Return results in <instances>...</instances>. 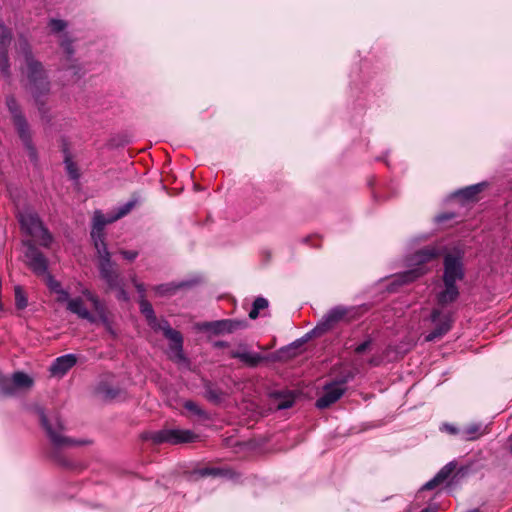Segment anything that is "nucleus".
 Listing matches in <instances>:
<instances>
[{
	"label": "nucleus",
	"mask_w": 512,
	"mask_h": 512,
	"mask_svg": "<svg viewBox=\"0 0 512 512\" xmlns=\"http://www.w3.org/2000/svg\"><path fill=\"white\" fill-rule=\"evenodd\" d=\"M17 51L24 57L26 64V73L29 80V90L35 100L38 110L42 117H46L44 98L49 94L50 82L43 69L41 62L37 61L30 49L27 40L20 37L17 42Z\"/></svg>",
	"instance_id": "obj_1"
},
{
	"label": "nucleus",
	"mask_w": 512,
	"mask_h": 512,
	"mask_svg": "<svg viewBox=\"0 0 512 512\" xmlns=\"http://www.w3.org/2000/svg\"><path fill=\"white\" fill-rule=\"evenodd\" d=\"M140 311L146 317L148 325L154 331H162L164 337L171 342V360L179 365L188 366L189 360L183 352V337L181 333L171 328L167 320L163 319L159 321L154 313L152 305L146 299L140 300Z\"/></svg>",
	"instance_id": "obj_2"
},
{
	"label": "nucleus",
	"mask_w": 512,
	"mask_h": 512,
	"mask_svg": "<svg viewBox=\"0 0 512 512\" xmlns=\"http://www.w3.org/2000/svg\"><path fill=\"white\" fill-rule=\"evenodd\" d=\"M38 415L50 441L56 448H67L73 446L87 445L90 441L75 440L62 434L64 425L58 415L53 413L47 416L42 408L38 409Z\"/></svg>",
	"instance_id": "obj_3"
},
{
	"label": "nucleus",
	"mask_w": 512,
	"mask_h": 512,
	"mask_svg": "<svg viewBox=\"0 0 512 512\" xmlns=\"http://www.w3.org/2000/svg\"><path fill=\"white\" fill-rule=\"evenodd\" d=\"M440 254L441 250L436 246H427L415 252L409 258V264L416 267L397 275L395 281H397L399 284H406L421 277L427 272V269L424 265L437 258Z\"/></svg>",
	"instance_id": "obj_4"
},
{
	"label": "nucleus",
	"mask_w": 512,
	"mask_h": 512,
	"mask_svg": "<svg viewBox=\"0 0 512 512\" xmlns=\"http://www.w3.org/2000/svg\"><path fill=\"white\" fill-rule=\"evenodd\" d=\"M18 220L21 229L29 236H31L39 245L48 248L53 242V236L48 229L43 225L38 214L31 210H24L18 212Z\"/></svg>",
	"instance_id": "obj_5"
},
{
	"label": "nucleus",
	"mask_w": 512,
	"mask_h": 512,
	"mask_svg": "<svg viewBox=\"0 0 512 512\" xmlns=\"http://www.w3.org/2000/svg\"><path fill=\"white\" fill-rule=\"evenodd\" d=\"M6 105L12 115L13 124L28 152L30 160L36 163L38 160L37 150L32 142V136L27 120L22 114L21 109L14 97H8L6 100Z\"/></svg>",
	"instance_id": "obj_6"
},
{
	"label": "nucleus",
	"mask_w": 512,
	"mask_h": 512,
	"mask_svg": "<svg viewBox=\"0 0 512 512\" xmlns=\"http://www.w3.org/2000/svg\"><path fill=\"white\" fill-rule=\"evenodd\" d=\"M351 308L338 305L328 310L312 330L314 336H321L334 329L339 323L349 321Z\"/></svg>",
	"instance_id": "obj_7"
},
{
	"label": "nucleus",
	"mask_w": 512,
	"mask_h": 512,
	"mask_svg": "<svg viewBox=\"0 0 512 512\" xmlns=\"http://www.w3.org/2000/svg\"><path fill=\"white\" fill-rule=\"evenodd\" d=\"M353 378V374L348 372L347 375L327 383L323 388V394L316 400V407L325 409L337 402L345 393V384Z\"/></svg>",
	"instance_id": "obj_8"
},
{
	"label": "nucleus",
	"mask_w": 512,
	"mask_h": 512,
	"mask_svg": "<svg viewBox=\"0 0 512 512\" xmlns=\"http://www.w3.org/2000/svg\"><path fill=\"white\" fill-rule=\"evenodd\" d=\"M148 438L155 444L169 443L176 445L195 442L199 436L191 430L163 429L152 432Z\"/></svg>",
	"instance_id": "obj_9"
},
{
	"label": "nucleus",
	"mask_w": 512,
	"mask_h": 512,
	"mask_svg": "<svg viewBox=\"0 0 512 512\" xmlns=\"http://www.w3.org/2000/svg\"><path fill=\"white\" fill-rule=\"evenodd\" d=\"M99 258V273L101 278L106 282L108 289L116 288L123 281L120 273L114 268L111 261V254L107 248L97 250Z\"/></svg>",
	"instance_id": "obj_10"
},
{
	"label": "nucleus",
	"mask_w": 512,
	"mask_h": 512,
	"mask_svg": "<svg viewBox=\"0 0 512 512\" xmlns=\"http://www.w3.org/2000/svg\"><path fill=\"white\" fill-rule=\"evenodd\" d=\"M26 247L25 258L28 267L39 276L45 275L48 271V261L43 253L36 247L32 240L23 241Z\"/></svg>",
	"instance_id": "obj_11"
},
{
	"label": "nucleus",
	"mask_w": 512,
	"mask_h": 512,
	"mask_svg": "<svg viewBox=\"0 0 512 512\" xmlns=\"http://www.w3.org/2000/svg\"><path fill=\"white\" fill-rule=\"evenodd\" d=\"M464 278V268L461 255L448 253L444 257V283L456 284Z\"/></svg>",
	"instance_id": "obj_12"
},
{
	"label": "nucleus",
	"mask_w": 512,
	"mask_h": 512,
	"mask_svg": "<svg viewBox=\"0 0 512 512\" xmlns=\"http://www.w3.org/2000/svg\"><path fill=\"white\" fill-rule=\"evenodd\" d=\"M431 321L436 324L435 328L425 336L426 342H432L442 338L452 327V318L450 314H441L439 309H433L431 312Z\"/></svg>",
	"instance_id": "obj_13"
},
{
	"label": "nucleus",
	"mask_w": 512,
	"mask_h": 512,
	"mask_svg": "<svg viewBox=\"0 0 512 512\" xmlns=\"http://www.w3.org/2000/svg\"><path fill=\"white\" fill-rule=\"evenodd\" d=\"M112 217L106 218L101 212L97 211L93 217V228L91 231V238L94 242L96 250L107 248L104 241V227L106 224L112 223Z\"/></svg>",
	"instance_id": "obj_14"
},
{
	"label": "nucleus",
	"mask_w": 512,
	"mask_h": 512,
	"mask_svg": "<svg viewBox=\"0 0 512 512\" xmlns=\"http://www.w3.org/2000/svg\"><path fill=\"white\" fill-rule=\"evenodd\" d=\"M246 327V322L242 320L224 319L212 322H206L202 328L215 334L232 333L236 330Z\"/></svg>",
	"instance_id": "obj_15"
},
{
	"label": "nucleus",
	"mask_w": 512,
	"mask_h": 512,
	"mask_svg": "<svg viewBox=\"0 0 512 512\" xmlns=\"http://www.w3.org/2000/svg\"><path fill=\"white\" fill-rule=\"evenodd\" d=\"M81 294L92 304V307L96 313L97 320L99 319L104 327H110V320L107 315L106 305L101 299L88 288H82Z\"/></svg>",
	"instance_id": "obj_16"
},
{
	"label": "nucleus",
	"mask_w": 512,
	"mask_h": 512,
	"mask_svg": "<svg viewBox=\"0 0 512 512\" xmlns=\"http://www.w3.org/2000/svg\"><path fill=\"white\" fill-rule=\"evenodd\" d=\"M81 294L92 304V307L96 313L97 320L99 319L104 327H110V320L107 315L106 305L101 299L88 288H82Z\"/></svg>",
	"instance_id": "obj_17"
},
{
	"label": "nucleus",
	"mask_w": 512,
	"mask_h": 512,
	"mask_svg": "<svg viewBox=\"0 0 512 512\" xmlns=\"http://www.w3.org/2000/svg\"><path fill=\"white\" fill-rule=\"evenodd\" d=\"M67 310L77 315L81 319H85L90 323H96L97 318L85 306L84 300L81 297H75L69 300Z\"/></svg>",
	"instance_id": "obj_18"
},
{
	"label": "nucleus",
	"mask_w": 512,
	"mask_h": 512,
	"mask_svg": "<svg viewBox=\"0 0 512 512\" xmlns=\"http://www.w3.org/2000/svg\"><path fill=\"white\" fill-rule=\"evenodd\" d=\"M77 362L74 354H66L56 358L50 367L53 375L62 376L70 370Z\"/></svg>",
	"instance_id": "obj_19"
},
{
	"label": "nucleus",
	"mask_w": 512,
	"mask_h": 512,
	"mask_svg": "<svg viewBox=\"0 0 512 512\" xmlns=\"http://www.w3.org/2000/svg\"><path fill=\"white\" fill-rule=\"evenodd\" d=\"M456 469V462L451 461L447 463L444 467H442L439 472L427 483L424 484L423 489L424 490H432L436 488L438 485L443 483L445 480H447L450 475L454 472Z\"/></svg>",
	"instance_id": "obj_20"
},
{
	"label": "nucleus",
	"mask_w": 512,
	"mask_h": 512,
	"mask_svg": "<svg viewBox=\"0 0 512 512\" xmlns=\"http://www.w3.org/2000/svg\"><path fill=\"white\" fill-rule=\"evenodd\" d=\"M445 289L437 295V301L440 305H447L454 302L459 295V290L456 284L444 283Z\"/></svg>",
	"instance_id": "obj_21"
},
{
	"label": "nucleus",
	"mask_w": 512,
	"mask_h": 512,
	"mask_svg": "<svg viewBox=\"0 0 512 512\" xmlns=\"http://www.w3.org/2000/svg\"><path fill=\"white\" fill-rule=\"evenodd\" d=\"M11 43H5L3 40L0 41V73L6 79L11 76L10 62L8 57V50Z\"/></svg>",
	"instance_id": "obj_22"
},
{
	"label": "nucleus",
	"mask_w": 512,
	"mask_h": 512,
	"mask_svg": "<svg viewBox=\"0 0 512 512\" xmlns=\"http://www.w3.org/2000/svg\"><path fill=\"white\" fill-rule=\"evenodd\" d=\"M233 358L239 359L241 362L245 363L250 367H256L259 363L265 360V357L256 352H234L232 354Z\"/></svg>",
	"instance_id": "obj_23"
},
{
	"label": "nucleus",
	"mask_w": 512,
	"mask_h": 512,
	"mask_svg": "<svg viewBox=\"0 0 512 512\" xmlns=\"http://www.w3.org/2000/svg\"><path fill=\"white\" fill-rule=\"evenodd\" d=\"M484 434L482 425L478 423H472L463 427L460 431V438L463 441H473L478 439Z\"/></svg>",
	"instance_id": "obj_24"
},
{
	"label": "nucleus",
	"mask_w": 512,
	"mask_h": 512,
	"mask_svg": "<svg viewBox=\"0 0 512 512\" xmlns=\"http://www.w3.org/2000/svg\"><path fill=\"white\" fill-rule=\"evenodd\" d=\"M11 384L15 388L28 389L33 385V379L24 372H15L11 377Z\"/></svg>",
	"instance_id": "obj_25"
},
{
	"label": "nucleus",
	"mask_w": 512,
	"mask_h": 512,
	"mask_svg": "<svg viewBox=\"0 0 512 512\" xmlns=\"http://www.w3.org/2000/svg\"><path fill=\"white\" fill-rule=\"evenodd\" d=\"M140 202V198L137 195H133L132 198L126 202L125 204L119 206L116 210V213L114 216H112V220H118L124 216H126L130 211L138 205Z\"/></svg>",
	"instance_id": "obj_26"
},
{
	"label": "nucleus",
	"mask_w": 512,
	"mask_h": 512,
	"mask_svg": "<svg viewBox=\"0 0 512 512\" xmlns=\"http://www.w3.org/2000/svg\"><path fill=\"white\" fill-rule=\"evenodd\" d=\"M96 391L97 394L105 400H112L116 398L120 393L119 389L110 387L106 384H99Z\"/></svg>",
	"instance_id": "obj_27"
},
{
	"label": "nucleus",
	"mask_w": 512,
	"mask_h": 512,
	"mask_svg": "<svg viewBox=\"0 0 512 512\" xmlns=\"http://www.w3.org/2000/svg\"><path fill=\"white\" fill-rule=\"evenodd\" d=\"M268 300L263 297H257L252 305V309L249 312V317L251 319H256L259 316L261 310H264L268 307Z\"/></svg>",
	"instance_id": "obj_28"
},
{
	"label": "nucleus",
	"mask_w": 512,
	"mask_h": 512,
	"mask_svg": "<svg viewBox=\"0 0 512 512\" xmlns=\"http://www.w3.org/2000/svg\"><path fill=\"white\" fill-rule=\"evenodd\" d=\"M482 188L483 184L471 185L469 187L459 190L457 194L464 199L471 200L482 191Z\"/></svg>",
	"instance_id": "obj_29"
},
{
	"label": "nucleus",
	"mask_w": 512,
	"mask_h": 512,
	"mask_svg": "<svg viewBox=\"0 0 512 512\" xmlns=\"http://www.w3.org/2000/svg\"><path fill=\"white\" fill-rule=\"evenodd\" d=\"M185 284L180 283L175 285L173 283L160 284L154 287V290L159 295H172L176 292L177 289L183 287Z\"/></svg>",
	"instance_id": "obj_30"
},
{
	"label": "nucleus",
	"mask_w": 512,
	"mask_h": 512,
	"mask_svg": "<svg viewBox=\"0 0 512 512\" xmlns=\"http://www.w3.org/2000/svg\"><path fill=\"white\" fill-rule=\"evenodd\" d=\"M15 292V305L18 309L22 310L27 307L28 301L27 297L21 286H16L14 289Z\"/></svg>",
	"instance_id": "obj_31"
},
{
	"label": "nucleus",
	"mask_w": 512,
	"mask_h": 512,
	"mask_svg": "<svg viewBox=\"0 0 512 512\" xmlns=\"http://www.w3.org/2000/svg\"><path fill=\"white\" fill-rule=\"evenodd\" d=\"M4 41L5 43H11L12 33L10 29H8L3 22L0 20V41Z\"/></svg>",
	"instance_id": "obj_32"
},
{
	"label": "nucleus",
	"mask_w": 512,
	"mask_h": 512,
	"mask_svg": "<svg viewBox=\"0 0 512 512\" xmlns=\"http://www.w3.org/2000/svg\"><path fill=\"white\" fill-rule=\"evenodd\" d=\"M66 26V22L59 19H52L49 22L50 29L56 33L63 31L66 28Z\"/></svg>",
	"instance_id": "obj_33"
},
{
	"label": "nucleus",
	"mask_w": 512,
	"mask_h": 512,
	"mask_svg": "<svg viewBox=\"0 0 512 512\" xmlns=\"http://www.w3.org/2000/svg\"><path fill=\"white\" fill-rule=\"evenodd\" d=\"M113 290H116V292H117L116 296H117L118 300L127 301L129 299L128 294L124 288L123 281L120 282L119 285L116 288H114Z\"/></svg>",
	"instance_id": "obj_34"
},
{
	"label": "nucleus",
	"mask_w": 512,
	"mask_h": 512,
	"mask_svg": "<svg viewBox=\"0 0 512 512\" xmlns=\"http://www.w3.org/2000/svg\"><path fill=\"white\" fill-rule=\"evenodd\" d=\"M184 407L196 415L201 416L204 414L203 410L193 401L185 402Z\"/></svg>",
	"instance_id": "obj_35"
},
{
	"label": "nucleus",
	"mask_w": 512,
	"mask_h": 512,
	"mask_svg": "<svg viewBox=\"0 0 512 512\" xmlns=\"http://www.w3.org/2000/svg\"><path fill=\"white\" fill-rule=\"evenodd\" d=\"M55 292L58 294V302H66L67 305L69 304V300H71L72 298L70 297L68 291L62 289V288H59V289H55Z\"/></svg>",
	"instance_id": "obj_36"
},
{
	"label": "nucleus",
	"mask_w": 512,
	"mask_h": 512,
	"mask_svg": "<svg viewBox=\"0 0 512 512\" xmlns=\"http://www.w3.org/2000/svg\"><path fill=\"white\" fill-rule=\"evenodd\" d=\"M198 474L202 477L209 476V475H218L219 470L216 468H203L198 471Z\"/></svg>",
	"instance_id": "obj_37"
},
{
	"label": "nucleus",
	"mask_w": 512,
	"mask_h": 512,
	"mask_svg": "<svg viewBox=\"0 0 512 512\" xmlns=\"http://www.w3.org/2000/svg\"><path fill=\"white\" fill-rule=\"evenodd\" d=\"M120 254L127 260L133 261L138 256L137 251L120 250Z\"/></svg>",
	"instance_id": "obj_38"
},
{
	"label": "nucleus",
	"mask_w": 512,
	"mask_h": 512,
	"mask_svg": "<svg viewBox=\"0 0 512 512\" xmlns=\"http://www.w3.org/2000/svg\"><path fill=\"white\" fill-rule=\"evenodd\" d=\"M66 168L72 178H77V169L73 162L66 160Z\"/></svg>",
	"instance_id": "obj_39"
},
{
	"label": "nucleus",
	"mask_w": 512,
	"mask_h": 512,
	"mask_svg": "<svg viewBox=\"0 0 512 512\" xmlns=\"http://www.w3.org/2000/svg\"><path fill=\"white\" fill-rule=\"evenodd\" d=\"M369 346H370V341L369 340L364 341L363 343L359 344L355 348V352L358 354H362L363 352H365L368 349Z\"/></svg>",
	"instance_id": "obj_40"
},
{
	"label": "nucleus",
	"mask_w": 512,
	"mask_h": 512,
	"mask_svg": "<svg viewBox=\"0 0 512 512\" xmlns=\"http://www.w3.org/2000/svg\"><path fill=\"white\" fill-rule=\"evenodd\" d=\"M444 429L450 433V434H459L460 435V431L461 429H458L456 428L455 426L453 425H450V424H444Z\"/></svg>",
	"instance_id": "obj_41"
},
{
	"label": "nucleus",
	"mask_w": 512,
	"mask_h": 512,
	"mask_svg": "<svg viewBox=\"0 0 512 512\" xmlns=\"http://www.w3.org/2000/svg\"><path fill=\"white\" fill-rule=\"evenodd\" d=\"M292 404H293L292 400H284L278 404V409H280V410L288 409L292 406Z\"/></svg>",
	"instance_id": "obj_42"
},
{
	"label": "nucleus",
	"mask_w": 512,
	"mask_h": 512,
	"mask_svg": "<svg viewBox=\"0 0 512 512\" xmlns=\"http://www.w3.org/2000/svg\"><path fill=\"white\" fill-rule=\"evenodd\" d=\"M135 286H136L137 291H138V292L140 293V295H141V299H145V296H144V293H145L144 285H143V284H139V283H137Z\"/></svg>",
	"instance_id": "obj_43"
},
{
	"label": "nucleus",
	"mask_w": 512,
	"mask_h": 512,
	"mask_svg": "<svg viewBox=\"0 0 512 512\" xmlns=\"http://www.w3.org/2000/svg\"><path fill=\"white\" fill-rule=\"evenodd\" d=\"M208 398L210 400H214V401H217V400L220 399L218 394L215 391H212V390L208 391Z\"/></svg>",
	"instance_id": "obj_44"
},
{
	"label": "nucleus",
	"mask_w": 512,
	"mask_h": 512,
	"mask_svg": "<svg viewBox=\"0 0 512 512\" xmlns=\"http://www.w3.org/2000/svg\"><path fill=\"white\" fill-rule=\"evenodd\" d=\"M452 217H453V215H452V214H443V215H439V216L437 217V221H438V222H443V221L448 220V219H450V218H452Z\"/></svg>",
	"instance_id": "obj_45"
},
{
	"label": "nucleus",
	"mask_w": 512,
	"mask_h": 512,
	"mask_svg": "<svg viewBox=\"0 0 512 512\" xmlns=\"http://www.w3.org/2000/svg\"><path fill=\"white\" fill-rule=\"evenodd\" d=\"M3 393L6 395H12L14 393L13 388H10L8 386L3 387Z\"/></svg>",
	"instance_id": "obj_46"
},
{
	"label": "nucleus",
	"mask_w": 512,
	"mask_h": 512,
	"mask_svg": "<svg viewBox=\"0 0 512 512\" xmlns=\"http://www.w3.org/2000/svg\"><path fill=\"white\" fill-rule=\"evenodd\" d=\"M420 512H437V508L429 506V507L422 509Z\"/></svg>",
	"instance_id": "obj_47"
},
{
	"label": "nucleus",
	"mask_w": 512,
	"mask_h": 512,
	"mask_svg": "<svg viewBox=\"0 0 512 512\" xmlns=\"http://www.w3.org/2000/svg\"><path fill=\"white\" fill-rule=\"evenodd\" d=\"M51 288L55 291V289H59V288H61V286L59 283L56 282L53 285H51Z\"/></svg>",
	"instance_id": "obj_48"
},
{
	"label": "nucleus",
	"mask_w": 512,
	"mask_h": 512,
	"mask_svg": "<svg viewBox=\"0 0 512 512\" xmlns=\"http://www.w3.org/2000/svg\"><path fill=\"white\" fill-rule=\"evenodd\" d=\"M70 46H71L70 44H67V45L65 46V49H66V51H67L69 54H71V53H72V50H71Z\"/></svg>",
	"instance_id": "obj_49"
},
{
	"label": "nucleus",
	"mask_w": 512,
	"mask_h": 512,
	"mask_svg": "<svg viewBox=\"0 0 512 512\" xmlns=\"http://www.w3.org/2000/svg\"><path fill=\"white\" fill-rule=\"evenodd\" d=\"M107 329L108 332H110L111 334L114 335V331L112 329V326L110 325V327H105Z\"/></svg>",
	"instance_id": "obj_50"
},
{
	"label": "nucleus",
	"mask_w": 512,
	"mask_h": 512,
	"mask_svg": "<svg viewBox=\"0 0 512 512\" xmlns=\"http://www.w3.org/2000/svg\"><path fill=\"white\" fill-rule=\"evenodd\" d=\"M468 512H480V510L479 509H473V510H470Z\"/></svg>",
	"instance_id": "obj_51"
},
{
	"label": "nucleus",
	"mask_w": 512,
	"mask_h": 512,
	"mask_svg": "<svg viewBox=\"0 0 512 512\" xmlns=\"http://www.w3.org/2000/svg\"><path fill=\"white\" fill-rule=\"evenodd\" d=\"M510 452H511V454H512V444L510 445Z\"/></svg>",
	"instance_id": "obj_52"
}]
</instances>
